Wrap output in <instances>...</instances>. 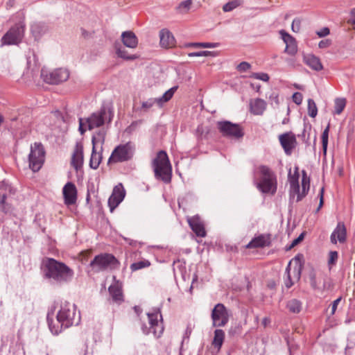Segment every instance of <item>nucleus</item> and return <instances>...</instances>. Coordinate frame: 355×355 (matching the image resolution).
<instances>
[{"instance_id": "obj_1", "label": "nucleus", "mask_w": 355, "mask_h": 355, "mask_svg": "<svg viewBox=\"0 0 355 355\" xmlns=\"http://www.w3.org/2000/svg\"><path fill=\"white\" fill-rule=\"evenodd\" d=\"M51 316H53V313L49 312L47 322L50 331L55 335L60 334L63 329L78 325L80 321V315L76 311V305L68 302H62L60 309L56 315V324L54 323Z\"/></svg>"}, {"instance_id": "obj_48", "label": "nucleus", "mask_w": 355, "mask_h": 355, "mask_svg": "<svg viewBox=\"0 0 355 355\" xmlns=\"http://www.w3.org/2000/svg\"><path fill=\"white\" fill-rule=\"evenodd\" d=\"M192 0H186L180 3L178 9L183 12H187L191 6Z\"/></svg>"}, {"instance_id": "obj_27", "label": "nucleus", "mask_w": 355, "mask_h": 355, "mask_svg": "<svg viewBox=\"0 0 355 355\" xmlns=\"http://www.w3.org/2000/svg\"><path fill=\"white\" fill-rule=\"evenodd\" d=\"M304 61L309 67L315 71H318L323 69V66L319 58L313 54H308L304 55Z\"/></svg>"}, {"instance_id": "obj_14", "label": "nucleus", "mask_w": 355, "mask_h": 355, "mask_svg": "<svg viewBox=\"0 0 355 355\" xmlns=\"http://www.w3.org/2000/svg\"><path fill=\"white\" fill-rule=\"evenodd\" d=\"M178 87L175 86L167 90L161 97L155 98H149L142 102L141 110L144 112L148 111L155 103L162 106L163 103L168 102L173 97Z\"/></svg>"}, {"instance_id": "obj_15", "label": "nucleus", "mask_w": 355, "mask_h": 355, "mask_svg": "<svg viewBox=\"0 0 355 355\" xmlns=\"http://www.w3.org/2000/svg\"><path fill=\"white\" fill-rule=\"evenodd\" d=\"M279 142L287 155H291L297 144L295 135L291 132H286L279 136Z\"/></svg>"}, {"instance_id": "obj_18", "label": "nucleus", "mask_w": 355, "mask_h": 355, "mask_svg": "<svg viewBox=\"0 0 355 355\" xmlns=\"http://www.w3.org/2000/svg\"><path fill=\"white\" fill-rule=\"evenodd\" d=\"M347 230L346 227L343 223H338L336 227L331 233L330 239L331 242L336 244L337 241L344 243L346 240Z\"/></svg>"}, {"instance_id": "obj_22", "label": "nucleus", "mask_w": 355, "mask_h": 355, "mask_svg": "<svg viewBox=\"0 0 355 355\" xmlns=\"http://www.w3.org/2000/svg\"><path fill=\"white\" fill-rule=\"evenodd\" d=\"M83 164V147L80 144H76L71 158V165L76 170L80 168Z\"/></svg>"}, {"instance_id": "obj_19", "label": "nucleus", "mask_w": 355, "mask_h": 355, "mask_svg": "<svg viewBox=\"0 0 355 355\" xmlns=\"http://www.w3.org/2000/svg\"><path fill=\"white\" fill-rule=\"evenodd\" d=\"M158 316L162 319V315L159 312L148 313L150 324V332H152L157 337L160 336L163 330V328L159 325Z\"/></svg>"}, {"instance_id": "obj_10", "label": "nucleus", "mask_w": 355, "mask_h": 355, "mask_svg": "<svg viewBox=\"0 0 355 355\" xmlns=\"http://www.w3.org/2000/svg\"><path fill=\"white\" fill-rule=\"evenodd\" d=\"M24 35V24H16L2 37L1 45H15L21 42Z\"/></svg>"}, {"instance_id": "obj_57", "label": "nucleus", "mask_w": 355, "mask_h": 355, "mask_svg": "<svg viewBox=\"0 0 355 355\" xmlns=\"http://www.w3.org/2000/svg\"><path fill=\"white\" fill-rule=\"evenodd\" d=\"M269 99L270 101V103L272 105L275 103L276 105H279V96L276 93H272L270 96Z\"/></svg>"}, {"instance_id": "obj_30", "label": "nucleus", "mask_w": 355, "mask_h": 355, "mask_svg": "<svg viewBox=\"0 0 355 355\" xmlns=\"http://www.w3.org/2000/svg\"><path fill=\"white\" fill-rule=\"evenodd\" d=\"M115 51L117 56L126 60H134L138 58L136 55H130L125 47L121 45H116Z\"/></svg>"}, {"instance_id": "obj_59", "label": "nucleus", "mask_w": 355, "mask_h": 355, "mask_svg": "<svg viewBox=\"0 0 355 355\" xmlns=\"http://www.w3.org/2000/svg\"><path fill=\"white\" fill-rule=\"evenodd\" d=\"M340 300H341V297H338V299H336V300H334L332 302V304H331V314L332 315H334L335 313L337 306H338V304H339Z\"/></svg>"}, {"instance_id": "obj_5", "label": "nucleus", "mask_w": 355, "mask_h": 355, "mask_svg": "<svg viewBox=\"0 0 355 355\" xmlns=\"http://www.w3.org/2000/svg\"><path fill=\"white\" fill-rule=\"evenodd\" d=\"M89 266L95 272H100L117 268L119 262L112 254L102 253L96 255L90 262Z\"/></svg>"}, {"instance_id": "obj_12", "label": "nucleus", "mask_w": 355, "mask_h": 355, "mask_svg": "<svg viewBox=\"0 0 355 355\" xmlns=\"http://www.w3.org/2000/svg\"><path fill=\"white\" fill-rule=\"evenodd\" d=\"M105 138V132L104 130H99L92 136V152L89 161V166L92 168L96 169L102 159V155L100 153L96 152V145L101 144V149L102 150V145L104 144Z\"/></svg>"}, {"instance_id": "obj_43", "label": "nucleus", "mask_w": 355, "mask_h": 355, "mask_svg": "<svg viewBox=\"0 0 355 355\" xmlns=\"http://www.w3.org/2000/svg\"><path fill=\"white\" fill-rule=\"evenodd\" d=\"M217 55V53L215 51H201L198 52H192L188 54L189 57H201V56H211L215 57Z\"/></svg>"}, {"instance_id": "obj_6", "label": "nucleus", "mask_w": 355, "mask_h": 355, "mask_svg": "<svg viewBox=\"0 0 355 355\" xmlns=\"http://www.w3.org/2000/svg\"><path fill=\"white\" fill-rule=\"evenodd\" d=\"M112 118L113 113L112 110L103 106L99 110L92 113L89 117L86 118L85 123L87 129L92 130L103 126L107 120L108 123H110Z\"/></svg>"}, {"instance_id": "obj_23", "label": "nucleus", "mask_w": 355, "mask_h": 355, "mask_svg": "<svg viewBox=\"0 0 355 355\" xmlns=\"http://www.w3.org/2000/svg\"><path fill=\"white\" fill-rule=\"evenodd\" d=\"M48 31V26L42 22H34L31 26V32L35 40H39Z\"/></svg>"}, {"instance_id": "obj_16", "label": "nucleus", "mask_w": 355, "mask_h": 355, "mask_svg": "<svg viewBox=\"0 0 355 355\" xmlns=\"http://www.w3.org/2000/svg\"><path fill=\"white\" fill-rule=\"evenodd\" d=\"M62 194L65 205L69 206L76 204L77 200V189L73 182H68L64 186L62 189Z\"/></svg>"}, {"instance_id": "obj_20", "label": "nucleus", "mask_w": 355, "mask_h": 355, "mask_svg": "<svg viewBox=\"0 0 355 355\" xmlns=\"http://www.w3.org/2000/svg\"><path fill=\"white\" fill-rule=\"evenodd\" d=\"M160 45L165 49L172 48L175 44V40L171 32L164 28L159 31Z\"/></svg>"}, {"instance_id": "obj_25", "label": "nucleus", "mask_w": 355, "mask_h": 355, "mask_svg": "<svg viewBox=\"0 0 355 355\" xmlns=\"http://www.w3.org/2000/svg\"><path fill=\"white\" fill-rule=\"evenodd\" d=\"M270 243V238L267 236L261 234L254 238L247 245L248 248H263L268 246Z\"/></svg>"}, {"instance_id": "obj_42", "label": "nucleus", "mask_w": 355, "mask_h": 355, "mask_svg": "<svg viewBox=\"0 0 355 355\" xmlns=\"http://www.w3.org/2000/svg\"><path fill=\"white\" fill-rule=\"evenodd\" d=\"M310 186V180L309 178L307 177L306 173L305 171H302V187L303 191V194L306 195Z\"/></svg>"}, {"instance_id": "obj_62", "label": "nucleus", "mask_w": 355, "mask_h": 355, "mask_svg": "<svg viewBox=\"0 0 355 355\" xmlns=\"http://www.w3.org/2000/svg\"><path fill=\"white\" fill-rule=\"evenodd\" d=\"M270 322V320L269 318H264L263 320H262V324L264 326V327H266L269 323Z\"/></svg>"}, {"instance_id": "obj_37", "label": "nucleus", "mask_w": 355, "mask_h": 355, "mask_svg": "<svg viewBox=\"0 0 355 355\" xmlns=\"http://www.w3.org/2000/svg\"><path fill=\"white\" fill-rule=\"evenodd\" d=\"M150 262L148 260L144 259L137 262L133 263L130 265V270L132 271H136L150 266Z\"/></svg>"}, {"instance_id": "obj_3", "label": "nucleus", "mask_w": 355, "mask_h": 355, "mask_svg": "<svg viewBox=\"0 0 355 355\" xmlns=\"http://www.w3.org/2000/svg\"><path fill=\"white\" fill-rule=\"evenodd\" d=\"M155 175L156 178L161 179L165 183H168L171 180V166L166 153L160 150L156 158L153 161Z\"/></svg>"}, {"instance_id": "obj_64", "label": "nucleus", "mask_w": 355, "mask_h": 355, "mask_svg": "<svg viewBox=\"0 0 355 355\" xmlns=\"http://www.w3.org/2000/svg\"><path fill=\"white\" fill-rule=\"evenodd\" d=\"M3 116H1V114H0V125L1 124V123L3 122Z\"/></svg>"}, {"instance_id": "obj_44", "label": "nucleus", "mask_w": 355, "mask_h": 355, "mask_svg": "<svg viewBox=\"0 0 355 355\" xmlns=\"http://www.w3.org/2000/svg\"><path fill=\"white\" fill-rule=\"evenodd\" d=\"M122 200L117 199L114 196L111 195L108 198V206L110 207V211L113 212L114 209L122 202Z\"/></svg>"}, {"instance_id": "obj_61", "label": "nucleus", "mask_w": 355, "mask_h": 355, "mask_svg": "<svg viewBox=\"0 0 355 355\" xmlns=\"http://www.w3.org/2000/svg\"><path fill=\"white\" fill-rule=\"evenodd\" d=\"M323 192H324V188H322L320 189V204H319L318 210H319L323 205Z\"/></svg>"}, {"instance_id": "obj_47", "label": "nucleus", "mask_w": 355, "mask_h": 355, "mask_svg": "<svg viewBox=\"0 0 355 355\" xmlns=\"http://www.w3.org/2000/svg\"><path fill=\"white\" fill-rule=\"evenodd\" d=\"M250 77L264 82H268L270 78L268 74L266 73H253Z\"/></svg>"}, {"instance_id": "obj_40", "label": "nucleus", "mask_w": 355, "mask_h": 355, "mask_svg": "<svg viewBox=\"0 0 355 355\" xmlns=\"http://www.w3.org/2000/svg\"><path fill=\"white\" fill-rule=\"evenodd\" d=\"M308 114L312 118L315 117L318 114L316 104L311 98L308 99Z\"/></svg>"}, {"instance_id": "obj_17", "label": "nucleus", "mask_w": 355, "mask_h": 355, "mask_svg": "<svg viewBox=\"0 0 355 355\" xmlns=\"http://www.w3.org/2000/svg\"><path fill=\"white\" fill-rule=\"evenodd\" d=\"M279 34L284 42L286 44L285 52L291 55H294L297 52L296 40L284 30L279 31Z\"/></svg>"}, {"instance_id": "obj_60", "label": "nucleus", "mask_w": 355, "mask_h": 355, "mask_svg": "<svg viewBox=\"0 0 355 355\" xmlns=\"http://www.w3.org/2000/svg\"><path fill=\"white\" fill-rule=\"evenodd\" d=\"M205 132L204 127L202 125H199L196 129V135L198 137H202Z\"/></svg>"}, {"instance_id": "obj_11", "label": "nucleus", "mask_w": 355, "mask_h": 355, "mask_svg": "<svg viewBox=\"0 0 355 355\" xmlns=\"http://www.w3.org/2000/svg\"><path fill=\"white\" fill-rule=\"evenodd\" d=\"M217 128L221 135L226 137L240 139L244 135L243 130L239 124L228 121H218Z\"/></svg>"}, {"instance_id": "obj_28", "label": "nucleus", "mask_w": 355, "mask_h": 355, "mask_svg": "<svg viewBox=\"0 0 355 355\" xmlns=\"http://www.w3.org/2000/svg\"><path fill=\"white\" fill-rule=\"evenodd\" d=\"M108 291L114 302L120 303L123 301L121 287L118 283L110 285Z\"/></svg>"}, {"instance_id": "obj_52", "label": "nucleus", "mask_w": 355, "mask_h": 355, "mask_svg": "<svg viewBox=\"0 0 355 355\" xmlns=\"http://www.w3.org/2000/svg\"><path fill=\"white\" fill-rule=\"evenodd\" d=\"M293 101L297 105H300L302 103L303 96L300 92H295L292 96Z\"/></svg>"}, {"instance_id": "obj_21", "label": "nucleus", "mask_w": 355, "mask_h": 355, "mask_svg": "<svg viewBox=\"0 0 355 355\" xmlns=\"http://www.w3.org/2000/svg\"><path fill=\"white\" fill-rule=\"evenodd\" d=\"M188 223L191 228V230L195 232V234L200 237H205L206 235V232L204 227L203 224L200 221L199 217L193 216L188 218Z\"/></svg>"}, {"instance_id": "obj_58", "label": "nucleus", "mask_w": 355, "mask_h": 355, "mask_svg": "<svg viewBox=\"0 0 355 355\" xmlns=\"http://www.w3.org/2000/svg\"><path fill=\"white\" fill-rule=\"evenodd\" d=\"M329 33H330L329 29L327 27H324V28H322L321 30L317 31L316 33L320 37H323L328 35L329 34Z\"/></svg>"}, {"instance_id": "obj_41", "label": "nucleus", "mask_w": 355, "mask_h": 355, "mask_svg": "<svg viewBox=\"0 0 355 355\" xmlns=\"http://www.w3.org/2000/svg\"><path fill=\"white\" fill-rule=\"evenodd\" d=\"M219 46L218 43L214 42H196V43H189L187 44V46H193V47H202V48H216Z\"/></svg>"}, {"instance_id": "obj_55", "label": "nucleus", "mask_w": 355, "mask_h": 355, "mask_svg": "<svg viewBox=\"0 0 355 355\" xmlns=\"http://www.w3.org/2000/svg\"><path fill=\"white\" fill-rule=\"evenodd\" d=\"M331 44V41L329 39L322 40H321L318 46L320 49H326L329 47Z\"/></svg>"}, {"instance_id": "obj_50", "label": "nucleus", "mask_w": 355, "mask_h": 355, "mask_svg": "<svg viewBox=\"0 0 355 355\" xmlns=\"http://www.w3.org/2000/svg\"><path fill=\"white\" fill-rule=\"evenodd\" d=\"M300 27L301 20L299 18L294 19L291 24L292 31L295 33H298L300 30Z\"/></svg>"}, {"instance_id": "obj_38", "label": "nucleus", "mask_w": 355, "mask_h": 355, "mask_svg": "<svg viewBox=\"0 0 355 355\" xmlns=\"http://www.w3.org/2000/svg\"><path fill=\"white\" fill-rule=\"evenodd\" d=\"M291 198H295L296 196V202H299L302 200V199L306 196L303 194V191L302 192L300 191V185H297V189L295 187H291L290 191Z\"/></svg>"}, {"instance_id": "obj_32", "label": "nucleus", "mask_w": 355, "mask_h": 355, "mask_svg": "<svg viewBox=\"0 0 355 355\" xmlns=\"http://www.w3.org/2000/svg\"><path fill=\"white\" fill-rule=\"evenodd\" d=\"M303 258V255L297 254L294 258V261L296 263V266L293 268V274L294 277L296 279L299 280L301 276L302 269V259Z\"/></svg>"}, {"instance_id": "obj_24", "label": "nucleus", "mask_w": 355, "mask_h": 355, "mask_svg": "<svg viewBox=\"0 0 355 355\" xmlns=\"http://www.w3.org/2000/svg\"><path fill=\"white\" fill-rule=\"evenodd\" d=\"M121 40L124 46L130 49H135L138 44V39L136 35L130 31L122 33Z\"/></svg>"}, {"instance_id": "obj_34", "label": "nucleus", "mask_w": 355, "mask_h": 355, "mask_svg": "<svg viewBox=\"0 0 355 355\" xmlns=\"http://www.w3.org/2000/svg\"><path fill=\"white\" fill-rule=\"evenodd\" d=\"M244 3V0H232L227 3H225L223 6V10L224 12H230L234 10L235 8L242 6Z\"/></svg>"}, {"instance_id": "obj_36", "label": "nucleus", "mask_w": 355, "mask_h": 355, "mask_svg": "<svg viewBox=\"0 0 355 355\" xmlns=\"http://www.w3.org/2000/svg\"><path fill=\"white\" fill-rule=\"evenodd\" d=\"M117 199L123 200L125 196V191L121 183L118 184L113 189L112 194Z\"/></svg>"}, {"instance_id": "obj_45", "label": "nucleus", "mask_w": 355, "mask_h": 355, "mask_svg": "<svg viewBox=\"0 0 355 355\" xmlns=\"http://www.w3.org/2000/svg\"><path fill=\"white\" fill-rule=\"evenodd\" d=\"M291 261L288 263V265L286 268V274L287 275V279L285 280V286L288 288H291L293 285V282H292L291 277Z\"/></svg>"}, {"instance_id": "obj_54", "label": "nucleus", "mask_w": 355, "mask_h": 355, "mask_svg": "<svg viewBox=\"0 0 355 355\" xmlns=\"http://www.w3.org/2000/svg\"><path fill=\"white\" fill-rule=\"evenodd\" d=\"M338 259V252L336 251H331L329 252V264H334Z\"/></svg>"}, {"instance_id": "obj_2", "label": "nucleus", "mask_w": 355, "mask_h": 355, "mask_svg": "<svg viewBox=\"0 0 355 355\" xmlns=\"http://www.w3.org/2000/svg\"><path fill=\"white\" fill-rule=\"evenodd\" d=\"M73 270L62 262L49 258L45 263V277L60 284L71 282Z\"/></svg>"}, {"instance_id": "obj_35", "label": "nucleus", "mask_w": 355, "mask_h": 355, "mask_svg": "<svg viewBox=\"0 0 355 355\" xmlns=\"http://www.w3.org/2000/svg\"><path fill=\"white\" fill-rule=\"evenodd\" d=\"M346 105V100L344 98H337L334 101V112L335 114H340Z\"/></svg>"}, {"instance_id": "obj_33", "label": "nucleus", "mask_w": 355, "mask_h": 355, "mask_svg": "<svg viewBox=\"0 0 355 355\" xmlns=\"http://www.w3.org/2000/svg\"><path fill=\"white\" fill-rule=\"evenodd\" d=\"M286 307L291 313H298L302 309V303L296 299H293L288 302Z\"/></svg>"}, {"instance_id": "obj_51", "label": "nucleus", "mask_w": 355, "mask_h": 355, "mask_svg": "<svg viewBox=\"0 0 355 355\" xmlns=\"http://www.w3.org/2000/svg\"><path fill=\"white\" fill-rule=\"evenodd\" d=\"M251 68V65L250 63L247 62H241L236 67L237 70L241 72H245L249 70Z\"/></svg>"}, {"instance_id": "obj_39", "label": "nucleus", "mask_w": 355, "mask_h": 355, "mask_svg": "<svg viewBox=\"0 0 355 355\" xmlns=\"http://www.w3.org/2000/svg\"><path fill=\"white\" fill-rule=\"evenodd\" d=\"M329 124L326 127L322 134V150L324 155H326L327 145H328V138H329Z\"/></svg>"}, {"instance_id": "obj_56", "label": "nucleus", "mask_w": 355, "mask_h": 355, "mask_svg": "<svg viewBox=\"0 0 355 355\" xmlns=\"http://www.w3.org/2000/svg\"><path fill=\"white\" fill-rule=\"evenodd\" d=\"M304 239V233H302L297 239H294L291 245L288 247V250H291V248H293L294 246H295L296 245H297L299 243H300Z\"/></svg>"}, {"instance_id": "obj_13", "label": "nucleus", "mask_w": 355, "mask_h": 355, "mask_svg": "<svg viewBox=\"0 0 355 355\" xmlns=\"http://www.w3.org/2000/svg\"><path fill=\"white\" fill-rule=\"evenodd\" d=\"M230 313L223 304L218 303L211 311L212 326L221 327L225 326L230 320Z\"/></svg>"}, {"instance_id": "obj_4", "label": "nucleus", "mask_w": 355, "mask_h": 355, "mask_svg": "<svg viewBox=\"0 0 355 355\" xmlns=\"http://www.w3.org/2000/svg\"><path fill=\"white\" fill-rule=\"evenodd\" d=\"M260 173L259 182L257 183V187L262 193H275L277 190V179L275 174L272 170L264 165L259 167Z\"/></svg>"}, {"instance_id": "obj_8", "label": "nucleus", "mask_w": 355, "mask_h": 355, "mask_svg": "<svg viewBox=\"0 0 355 355\" xmlns=\"http://www.w3.org/2000/svg\"><path fill=\"white\" fill-rule=\"evenodd\" d=\"M45 151L41 143L35 142L31 147L28 155L29 167L33 171H38L44 162Z\"/></svg>"}, {"instance_id": "obj_53", "label": "nucleus", "mask_w": 355, "mask_h": 355, "mask_svg": "<svg viewBox=\"0 0 355 355\" xmlns=\"http://www.w3.org/2000/svg\"><path fill=\"white\" fill-rule=\"evenodd\" d=\"M87 125L85 123V119H79V131L80 132L81 135H83L86 130H87Z\"/></svg>"}, {"instance_id": "obj_63", "label": "nucleus", "mask_w": 355, "mask_h": 355, "mask_svg": "<svg viewBox=\"0 0 355 355\" xmlns=\"http://www.w3.org/2000/svg\"><path fill=\"white\" fill-rule=\"evenodd\" d=\"M351 15L354 17L353 19H355V8L351 10Z\"/></svg>"}, {"instance_id": "obj_26", "label": "nucleus", "mask_w": 355, "mask_h": 355, "mask_svg": "<svg viewBox=\"0 0 355 355\" xmlns=\"http://www.w3.org/2000/svg\"><path fill=\"white\" fill-rule=\"evenodd\" d=\"M250 111L255 115H261L266 108V102L261 98H256L250 102Z\"/></svg>"}, {"instance_id": "obj_49", "label": "nucleus", "mask_w": 355, "mask_h": 355, "mask_svg": "<svg viewBox=\"0 0 355 355\" xmlns=\"http://www.w3.org/2000/svg\"><path fill=\"white\" fill-rule=\"evenodd\" d=\"M309 278L310 281L311 286L313 289L316 290L318 288L317 282H316V277L315 274L313 271L311 272L309 275Z\"/></svg>"}, {"instance_id": "obj_7", "label": "nucleus", "mask_w": 355, "mask_h": 355, "mask_svg": "<svg viewBox=\"0 0 355 355\" xmlns=\"http://www.w3.org/2000/svg\"><path fill=\"white\" fill-rule=\"evenodd\" d=\"M135 147L132 142L121 144L112 151L108 163L123 162L131 159L135 154Z\"/></svg>"}, {"instance_id": "obj_31", "label": "nucleus", "mask_w": 355, "mask_h": 355, "mask_svg": "<svg viewBox=\"0 0 355 355\" xmlns=\"http://www.w3.org/2000/svg\"><path fill=\"white\" fill-rule=\"evenodd\" d=\"M7 198V193H0V211H2L5 214L10 213L12 211V207L11 204L6 201Z\"/></svg>"}, {"instance_id": "obj_46", "label": "nucleus", "mask_w": 355, "mask_h": 355, "mask_svg": "<svg viewBox=\"0 0 355 355\" xmlns=\"http://www.w3.org/2000/svg\"><path fill=\"white\" fill-rule=\"evenodd\" d=\"M298 178H299V174L297 172H295V173L292 175L291 173L288 175V180L290 183V187H295L297 189V185H299L298 183Z\"/></svg>"}, {"instance_id": "obj_29", "label": "nucleus", "mask_w": 355, "mask_h": 355, "mask_svg": "<svg viewBox=\"0 0 355 355\" xmlns=\"http://www.w3.org/2000/svg\"><path fill=\"white\" fill-rule=\"evenodd\" d=\"M224 339H225L224 331L220 329H216L214 331V339L212 340V345L214 346V347L217 348L219 350L222 347Z\"/></svg>"}, {"instance_id": "obj_9", "label": "nucleus", "mask_w": 355, "mask_h": 355, "mask_svg": "<svg viewBox=\"0 0 355 355\" xmlns=\"http://www.w3.org/2000/svg\"><path fill=\"white\" fill-rule=\"evenodd\" d=\"M41 77L43 80L51 85H58L66 81L69 77V72L67 69L59 68L52 71L45 69L41 70Z\"/></svg>"}]
</instances>
